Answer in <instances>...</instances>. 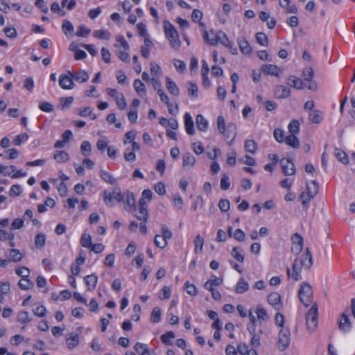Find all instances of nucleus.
Here are the masks:
<instances>
[{
	"instance_id": "f257e3e1",
	"label": "nucleus",
	"mask_w": 355,
	"mask_h": 355,
	"mask_svg": "<svg viewBox=\"0 0 355 355\" xmlns=\"http://www.w3.org/2000/svg\"><path fill=\"white\" fill-rule=\"evenodd\" d=\"M306 257L308 263L300 262V259H295L293 264L292 271L289 268H286V274L288 278L291 277L295 281H299L302 279V267L304 266L309 269L313 264L312 254L309 248H306Z\"/></svg>"
},
{
	"instance_id": "f03ea898",
	"label": "nucleus",
	"mask_w": 355,
	"mask_h": 355,
	"mask_svg": "<svg viewBox=\"0 0 355 355\" xmlns=\"http://www.w3.org/2000/svg\"><path fill=\"white\" fill-rule=\"evenodd\" d=\"M203 38L211 45H216L218 43L223 46L232 49V43L230 41L227 35L223 31H218L215 33L211 30L209 33L205 31Z\"/></svg>"
},
{
	"instance_id": "7ed1b4c3",
	"label": "nucleus",
	"mask_w": 355,
	"mask_h": 355,
	"mask_svg": "<svg viewBox=\"0 0 355 355\" xmlns=\"http://www.w3.org/2000/svg\"><path fill=\"white\" fill-rule=\"evenodd\" d=\"M300 302L308 307L311 305L313 299V291L311 286L307 282H302L298 291Z\"/></svg>"
},
{
	"instance_id": "20e7f679",
	"label": "nucleus",
	"mask_w": 355,
	"mask_h": 355,
	"mask_svg": "<svg viewBox=\"0 0 355 355\" xmlns=\"http://www.w3.org/2000/svg\"><path fill=\"white\" fill-rule=\"evenodd\" d=\"M164 31L166 36L168 39L171 46L173 48L179 47L180 41L178 33L174 26L167 21H164Z\"/></svg>"
},
{
	"instance_id": "39448f33",
	"label": "nucleus",
	"mask_w": 355,
	"mask_h": 355,
	"mask_svg": "<svg viewBox=\"0 0 355 355\" xmlns=\"http://www.w3.org/2000/svg\"><path fill=\"white\" fill-rule=\"evenodd\" d=\"M103 200L107 206L112 207L114 201L122 202L123 193L119 187L114 188L112 192L105 190L103 191Z\"/></svg>"
},
{
	"instance_id": "423d86ee",
	"label": "nucleus",
	"mask_w": 355,
	"mask_h": 355,
	"mask_svg": "<svg viewBox=\"0 0 355 355\" xmlns=\"http://www.w3.org/2000/svg\"><path fill=\"white\" fill-rule=\"evenodd\" d=\"M318 312L317 305L316 303L314 302L306 315V326L307 329L311 332H313L318 325Z\"/></svg>"
},
{
	"instance_id": "0eeeda50",
	"label": "nucleus",
	"mask_w": 355,
	"mask_h": 355,
	"mask_svg": "<svg viewBox=\"0 0 355 355\" xmlns=\"http://www.w3.org/2000/svg\"><path fill=\"white\" fill-rule=\"evenodd\" d=\"M162 234L155 236L154 242L157 247L164 249L167 245V241L172 237V233L167 227L162 225Z\"/></svg>"
},
{
	"instance_id": "6e6552de",
	"label": "nucleus",
	"mask_w": 355,
	"mask_h": 355,
	"mask_svg": "<svg viewBox=\"0 0 355 355\" xmlns=\"http://www.w3.org/2000/svg\"><path fill=\"white\" fill-rule=\"evenodd\" d=\"M291 333L288 329L282 328L279 333L277 347L281 351H284L291 342Z\"/></svg>"
},
{
	"instance_id": "1a4fd4ad",
	"label": "nucleus",
	"mask_w": 355,
	"mask_h": 355,
	"mask_svg": "<svg viewBox=\"0 0 355 355\" xmlns=\"http://www.w3.org/2000/svg\"><path fill=\"white\" fill-rule=\"evenodd\" d=\"M338 323V328L341 331L347 332L349 331L352 329V324L349 321L348 315H347L345 312L340 315V318Z\"/></svg>"
},
{
	"instance_id": "9d476101",
	"label": "nucleus",
	"mask_w": 355,
	"mask_h": 355,
	"mask_svg": "<svg viewBox=\"0 0 355 355\" xmlns=\"http://www.w3.org/2000/svg\"><path fill=\"white\" fill-rule=\"evenodd\" d=\"M282 171L285 175H292L295 173V164L289 159L281 160Z\"/></svg>"
},
{
	"instance_id": "9b49d317",
	"label": "nucleus",
	"mask_w": 355,
	"mask_h": 355,
	"mask_svg": "<svg viewBox=\"0 0 355 355\" xmlns=\"http://www.w3.org/2000/svg\"><path fill=\"white\" fill-rule=\"evenodd\" d=\"M123 203L125 204V209H129L135 207V198L134 194L129 191L123 193Z\"/></svg>"
},
{
	"instance_id": "f8f14e48",
	"label": "nucleus",
	"mask_w": 355,
	"mask_h": 355,
	"mask_svg": "<svg viewBox=\"0 0 355 355\" xmlns=\"http://www.w3.org/2000/svg\"><path fill=\"white\" fill-rule=\"evenodd\" d=\"M268 302L276 310H279L282 307V305L281 303V296L277 292H272L268 295Z\"/></svg>"
},
{
	"instance_id": "ddd939ff",
	"label": "nucleus",
	"mask_w": 355,
	"mask_h": 355,
	"mask_svg": "<svg viewBox=\"0 0 355 355\" xmlns=\"http://www.w3.org/2000/svg\"><path fill=\"white\" fill-rule=\"evenodd\" d=\"M73 78H71L69 75H60L59 78V85L64 89H71L74 87V83L73 82Z\"/></svg>"
},
{
	"instance_id": "4468645a",
	"label": "nucleus",
	"mask_w": 355,
	"mask_h": 355,
	"mask_svg": "<svg viewBox=\"0 0 355 355\" xmlns=\"http://www.w3.org/2000/svg\"><path fill=\"white\" fill-rule=\"evenodd\" d=\"M68 74L73 78V79L80 83L87 82L89 78V74L84 70H80L78 72L68 71Z\"/></svg>"
},
{
	"instance_id": "2eb2a0df",
	"label": "nucleus",
	"mask_w": 355,
	"mask_h": 355,
	"mask_svg": "<svg viewBox=\"0 0 355 355\" xmlns=\"http://www.w3.org/2000/svg\"><path fill=\"white\" fill-rule=\"evenodd\" d=\"M261 71L267 75L279 76L282 73L279 67L274 64H263L261 66Z\"/></svg>"
},
{
	"instance_id": "dca6fc26",
	"label": "nucleus",
	"mask_w": 355,
	"mask_h": 355,
	"mask_svg": "<svg viewBox=\"0 0 355 355\" xmlns=\"http://www.w3.org/2000/svg\"><path fill=\"white\" fill-rule=\"evenodd\" d=\"M184 125H185L187 132L190 135H194V133H195L194 125H193V121L191 114L188 112L185 113L184 116Z\"/></svg>"
},
{
	"instance_id": "f3484780",
	"label": "nucleus",
	"mask_w": 355,
	"mask_h": 355,
	"mask_svg": "<svg viewBox=\"0 0 355 355\" xmlns=\"http://www.w3.org/2000/svg\"><path fill=\"white\" fill-rule=\"evenodd\" d=\"M290 94V89L284 85H277L275 89V94L278 98H288Z\"/></svg>"
},
{
	"instance_id": "a211bd4d",
	"label": "nucleus",
	"mask_w": 355,
	"mask_h": 355,
	"mask_svg": "<svg viewBox=\"0 0 355 355\" xmlns=\"http://www.w3.org/2000/svg\"><path fill=\"white\" fill-rule=\"evenodd\" d=\"M135 350L140 355H155L153 350H150L146 344L137 343L135 345Z\"/></svg>"
},
{
	"instance_id": "6ab92c4d",
	"label": "nucleus",
	"mask_w": 355,
	"mask_h": 355,
	"mask_svg": "<svg viewBox=\"0 0 355 355\" xmlns=\"http://www.w3.org/2000/svg\"><path fill=\"white\" fill-rule=\"evenodd\" d=\"M223 135L227 139H231L230 141H227V144L231 146L236 135V125L233 123H229L227 128L225 129V135Z\"/></svg>"
},
{
	"instance_id": "aec40b11",
	"label": "nucleus",
	"mask_w": 355,
	"mask_h": 355,
	"mask_svg": "<svg viewBox=\"0 0 355 355\" xmlns=\"http://www.w3.org/2000/svg\"><path fill=\"white\" fill-rule=\"evenodd\" d=\"M287 85L297 89H302L304 85L303 81L295 76H291L288 78Z\"/></svg>"
},
{
	"instance_id": "412c9836",
	"label": "nucleus",
	"mask_w": 355,
	"mask_h": 355,
	"mask_svg": "<svg viewBox=\"0 0 355 355\" xmlns=\"http://www.w3.org/2000/svg\"><path fill=\"white\" fill-rule=\"evenodd\" d=\"M196 163V158L190 153H184L182 156V166L184 168H191Z\"/></svg>"
},
{
	"instance_id": "4be33fe9",
	"label": "nucleus",
	"mask_w": 355,
	"mask_h": 355,
	"mask_svg": "<svg viewBox=\"0 0 355 355\" xmlns=\"http://www.w3.org/2000/svg\"><path fill=\"white\" fill-rule=\"evenodd\" d=\"M323 119V113L318 110H313L309 114V120L314 124L320 123Z\"/></svg>"
},
{
	"instance_id": "5701e85b",
	"label": "nucleus",
	"mask_w": 355,
	"mask_h": 355,
	"mask_svg": "<svg viewBox=\"0 0 355 355\" xmlns=\"http://www.w3.org/2000/svg\"><path fill=\"white\" fill-rule=\"evenodd\" d=\"M166 85L168 91L173 96H178L180 94V90L177 85L169 78H166Z\"/></svg>"
},
{
	"instance_id": "b1692460",
	"label": "nucleus",
	"mask_w": 355,
	"mask_h": 355,
	"mask_svg": "<svg viewBox=\"0 0 355 355\" xmlns=\"http://www.w3.org/2000/svg\"><path fill=\"white\" fill-rule=\"evenodd\" d=\"M319 186L315 180L306 183V190L309 196L314 198L318 193Z\"/></svg>"
},
{
	"instance_id": "393cba45",
	"label": "nucleus",
	"mask_w": 355,
	"mask_h": 355,
	"mask_svg": "<svg viewBox=\"0 0 355 355\" xmlns=\"http://www.w3.org/2000/svg\"><path fill=\"white\" fill-rule=\"evenodd\" d=\"M249 288L250 286L248 282L245 281L243 278H241L236 284L235 292L237 294H242L248 291Z\"/></svg>"
},
{
	"instance_id": "a878e982",
	"label": "nucleus",
	"mask_w": 355,
	"mask_h": 355,
	"mask_svg": "<svg viewBox=\"0 0 355 355\" xmlns=\"http://www.w3.org/2000/svg\"><path fill=\"white\" fill-rule=\"evenodd\" d=\"M238 44L241 51L244 54H249L251 53V47L245 37H240L238 39Z\"/></svg>"
},
{
	"instance_id": "bb28decb",
	"label": "nucleus",
	"mask_w": 355,
	"mask_h": 355,
	"mask_svg": "<svg viewBox=\"0 0 355 355\" xmlns=\"http://www.w3.org/2000/svg\"><path fill=\"white\" fill-rule=\"evenodd\" d=\"M53 158L58 163H64L69 159V155L64 150H57L53 155Z\"/></svg>"
},
{
	"instance_id": "cd10ccee",
	"label": "nucleus",
	"mask_w": 355,
	"mask_h": 355,
	"mask_svg": "<svg viewBox=\"0 0 355 355\" xmlns=\"http://www.w3.org/2000/svg\"><path fill=\"white\" fill-rule=\"evenodd\" d=\"M334 155L337 159L343 164H347L349 163V157L343 150L336 148L334 150Z\"/></svg>"
},
{
	"instance_id": "c85d7f7f",
	"label": "nucleus",
	"mask_w": 355,
	"mask_h": 355,
	"mask_svg": "<svg viewBox=\"0 0 355 355\" xmlns=\"http://www.w3.org/2000/svg\"><path fill=\"white\" fill-rule=\"evenodd\" d=\"M84 279L89 291L96 288L98 282V277L96 275L94 274L87 275Z\"/></svg>"
},
{
	"instance_id": "c756f323",
	"label": "nucleus",
	"mask_w": 355,
	"mask_h": 355,
	"mask_svg": "<svg viewBox=\"0 0 355 355\" xmlns=\"http://www.w3.org/2000/svg\"><path fill=\"white\" fill-rule=\"evenodd\" d=\"M284 141L293 148H298L300 147V141L295 135L291 134L286 137Z\"/></svg>"
},
{
	"instance_id": "7c9ffc66",
	"label": "nucleus",
	"mask_w": 355,
	"mask_h": 355,
	"mask_svg": "<svg viewBox=\"0 0 355 355\" xmlns=\"http://www.w3.org/2000/svg\"><path fill=\"white\" fill-rule=\"evenodd\" d=\"M196 125L199 130L203 132L207 131L208 122L202 114H198L196 116Z\"/></svg>"
},
{
	"instance_id": "2f4dec72",
	"label": "nucleus",
	"mask_w": 355,
	"mask_h": 355,
	"mask_svg": "<svg viewBox=\"0 0 355 355\" xmlns=\"http://www.w3.org/2000/svg\"><path fill=\"white\" fill-rule=\"evenodd\" d=\"M100 176L105 182L114 184L116 183V179L107 171L101 169L99 171Z\"/></svg>"
},
{
	"instance_id": "473e14b6",
	"label": "nucleus",
	"mask_w": 355,
	"mask_h": 355,
	"mask_svg": "<svg viewBox=\"0 0 355 355\" xmlns=\"http://www.w3.org/2000/svg\"><path fill=\"white\" fill-rule=\"evenodd\" d=\"M245 149L247 152L254 154L257 150V144L252 139H247L245 141Z\"/></svg>"
},
{
	"instance_id": "72a5a7b5",
	"label": "nucleus",
	"mask_w": 355,
	"mask_h": 355,
	"mask_svg": "<svg viewBox=\"0 0 355 355\" xmlns=\"http://www.w3.org/2000/svg\"><path fill=\"white\" fill-rule=\"evenodd\" d=\"M69 349H73L79 343L78 336L76 334H72L71 336L66 340Z\"/></svg>"
},
{
	"instance_id": "f704fd0d",
	"label": "nucleus",
	"mask_w": 355,
	"mask_h": 355,
	"mask_svg": "<svg viewBox=\"0 0 355 355\" xmlns=\"http://www.w3.org/2000/svg\"><path fill=\"white\" fill-rule=\"evenodd\" d=\"M18 285L22 290H29L34 286V283L28 278H22L19 281Z\"/></svg>"
},
{
	"instance_id": "c9c22d12",
	"label": "nucleus",
	"mask_w": 355,
	"mask_h": 355,
	"mask_svg": "<svg viewBox=\"0 0 355 355\" xmlns=\"http://www.w3.org/2000/svg\"><path fill=\"white\" fill-rule=\"evenodd\" d=\"M134 87L138 94H139V95L146 94V91L145 85L139 79H136L134 81Z\"/></svg>"
},
{
	"instance_id": "e433bc0d",
	"label": "nucleus",
	"mask_w": 355,
	"mask_h": 355,
	"mask_svg": "<svg viewBox=\"0 0 355 355\" xmlns=\"http://www.w3.org/2000/svg\"><path fill=\"white\" fill-rule=\"evenodd\" d=\"M46 243V236L43 233H38L35 238V245L37 248L44 247Z\"/></svg>"
},
{
	"instance_id": "4c0bfd02",
	"label": "nucleus",
	"mask_w": 355,
	"mask_h": 355,
	"mask_svg": "<svg viewBox=\"0 0 355 355\" xmlns=\"http://www.w3.org/2000/svg\"><path fill=\"white\" fill-rule=\"evenodd\" d=\"M256 40L261 46H267L268 45V38L264 33H257L256 34Z\"/></svg>"
},
{
	"instance_id": "58836bf2",
	"label": "nucleus",
	"mask_w": 355,
	"mask_h": 355,
	"mask_svg": "<svg viewBox=\"0 0 355 355\" xmlns=\"http://www.w3.org/2000/svg\"><path fill=\"white\" fill-rule=\"evenodd\" d=\"M204 243V239L200 235H197L194 240V244H195V249L194 252L195 253L198 254V252H201L202 250Z\"/></svg>"
},
{
	"instance_id": "ea45409f",
	"label": "nucleus",
	"mask_w": 355,
	"mask_h": 355,
	"mask_svg": "<svg viewBox=\"0 0 355 355\" xmlns=\"http://www.w3.org/2000/svg\"><path fill=\"white\" fill-rule=\"evenodd\" d=\"M80 244L84 248H90L92 245L91 235L84 233L80 239Z\"/></svg>"
},
{
	"instance_id": "a19ab883",
	"label": "nucleus",
	"mask_w": 355,
	"mask_h": 355,
	"mask_svg": "<svg viewBox=\"0 0 355 355\" xmlns=\"http://www.w3.org/2000/svg\"><path fill=\"white\" fill-rule=\"evenodd\" d=\"M32 318H30L29 313L25 311H20L17 314V321L21 323H27L31 321Z\"/></svg>"
},
{
	"instance_id": "79ce46f5",
	"label": "nucleus",
	"mask_w": 355,
	"mask_h": 355,
	"mask_svg": "<svg viewBox=\"0 0 355 355\" xmlns=\"http://www.w3.org/2000/svg\"><path fill=\"white\" fill-rule=\"evenodd\" d=\"M79 115L85 117V116H90L92 120H95L96 119V115L92 112V110L89 107H84L81 110H80Z\"/></svg>"
},
{
	"instance_id": "37998d69",
	"label": "nucleus",
	"mask_w": 355,
	"mask_h": 355,
	"mask_svg": "<svg viewBox=\"0 0 355 355\" xmlns=\"http://www.w3.org/2000/svg\"><path fill=\"white\" fill-rule=\"evenodd\" d=\"M62 29L65 35L71 34L73 32V26L69 20L64 19L62 22Z\"/></svg>"
},
{
	"instance_id": "c03bdc74",
	"label": "nucleus",
	"mask_w": 355,
	"mask_h": 355,
	"mask_svg": "<svg viewBox=\"0 0 355 355\" xmlns=\"http://www.w3.org/2000/svg\"><path fill=\"white\" fill-rule=\"evenodd\" d=\"M23 258L22 254L17 249H12L10 252V259L14 262H18Z\"/></svg>"
},
{
	"instance_id": "a18cd8bd",
	"label": "nucleus",
	"mask_w": 355,
	"mask_h": 355,
	"mask_svg": "<svg viewBox=\"0 0 355 355\" xmlns=\"http://www.w3.org/2000/svg\"><path fill=\"white\" fill-rule=\"evenodd\" d=\"M288 130L289 132L292 135H295L299 132L300 131V123L297 120H292L288 125Z\"/></svg>"
},
{
	"instance_id": "49530a36",
	"label": "nucleus",
	"mask_w": 355,
	"mask_h": 355,
	"mask_svg": "<svg viewBox=\"0 0 355 355\" xmlns=\"http://www.w3.org/2000/svg\"><path fill=\"white\" fill-rule=\"evenodd\" d=\"M256 313L258 320L266 321L268 319L266 311L260 305L257 306Z\"/></svg>"
},
{
	"instance_id": "de8ad7c7",
	"label": "nucleus",
	"mask_w": 355,
	"mask_h": 355,
	"mask_svg": "<svg viewBox=\"0 0 355 355\" xmlns=\"http://www.w3.org/2000/svg\"><path fill=\"white\" fill-rule=\"evenodd\" d=\"M175 337L173 331H168L161 336V340L166 345H170L172 344L171 340Z\"/></svg>"
},
{
	"instance_id": "09e8293b",
	"label": "nucleus",
	"mask_w": 355,
	"mask_h": 355,
	"mask_svg": "<svg viewBox=\"0 0 355 355\" xmlns=\"http://www.w3.org/2000/svg\"><path fill=\"white\" fill-rule=\"evenodd\" d=\"M302 75L304 81L311 82L314 75L313 69L311 67H306L303 70Z\"/></svg>"
},
{
	"instance_id": "8fccbe9b",
	"label": "nucleus",
	"mask_w": 355,
	"mask_h": 355,
	"mask_svg": "<svg viewBox=\"0 0 355 355\" xmlns=\"http://www.w3.org/2000/svg\"><path fill=\"white\" fill-rule=\"evenodd\" d=\"M198 87L196 84L189 82L188 83V93L189 96L193 97V98H198Z\"/></svg>"
},
{
	"instance_id": "3c124183",
	"label": "nucleus",
	"mask_w": 355,
	"mask_h": 355,
	"mask_svg": "<svg viewBox=\"0 0 355 355\" xmlns=\"http://www.w3.org/2000/svg\"><path fill=\"white\" fill-rule=\"evenodd\" d=\"M184 289L191 296H196L198 293V290L196 286L194 284H190L189 282H187L184 284Z\"/></svg>"
},
{
	"instance_id": "603ef678",
	"label": "nucleus",
	"mask_w": 355,
	"mask_h": 355,
	"mask_svg": "<svg viewBox=\"0 0 355 355\" xmlns=\"http://www.w3.org/2000/svg\"><path fill=\"white\" fill-rule=\"evenodd\" d=\"M15 171L16 167L15 166H6L0 164V173H2L3 175H10Z\"/></svg>"
},
{
	"instance_id": "864d4df0",
	"label": "nucleus",
	"mask_w": 355,
	"mask_h": 355,
	"mask_svg": "<svg viewBox=\"0 0 355 355\" xmlns=\"http://www.w3.org/2000/svg\"><path fill=\"white\" fill-rule=\"evenodd\" d=\"M161 318V309L159 307L153 308L151 312V320L154 323L159 322Z\"/></svg>"
},
{
	"instance_id": "5fc2aeb1",
	"label": "nucleus",
	"mask_w": 355,
	"mask_h": 355,
	"mask_svg": "<svg viewBox=\"0 0 355 355\" xmlns=\"http://www.w3.org/2000/svg\"><path fill=\"white\" fill-rule=\"evenodd\" d=\"M217 127L219 130V132L222 135H225V121L222 116H218L217 118Z\"/></svg>"
},
{
	"instance_id": "6e6d98bb",
	"label": "nucleus",
	"mask_w": 355,
	"mask_h": 355,
	"mask_svg": "<svg viewBox=\"0 0 355 355\" xmlns=\"http://www.w3.org/2000/svg\"><path fill=\"white\" fill-rule=\"evenodd\" d=\"M273 134H274V137L277 142H279V143L284 142L285 137H284V132L283 130L279 129V128H276L274 130Z\"/></svg>"
},
{
	"instance_id": "4d7b16f0",
	"label": "nucleus",
	"mask_w": 355,
	"mask_h": 355,
	"mask_svg": "<svg viewBox=\"0 0 355 355\" xmlns=\"http://www.w3.org/2000/svg\"><path fill=\"white\" fill-rule=\"evenodd\" d=\"M232 256L240 262L244 261V256L241 253V250L238 247L233 248L232 250Z\"/></svg>"
},
{
	"instance_id": "13d9d810",
	"label": "nucleus",
	"mask_w": 355,
	"mask_h": 355,
	"mask_svg": "<svg viewBox=\"0 0 355 355\" xmlns=\"http://www.w3.org/2000/svg\"><path fill=\"white\" fill-rule=\"evenodd\" d=\"M114 100L121 110H123L126 107L127 103L123 94H120Z\"/></svg>"
},
{
	"instance_id": "bf43d9fd",
	"label": "nucleus",
	"mask_w": 355,
	"mask_h": 355,
	"mask_svg": "<svg viewBox=\"0 0 355 355\" xmlns=\"http://www.w3.org/2000/svg\"><path fill=\"white\" fill-rule=\"evenodd\" d=\"M28 139V135L26 133L20 134L16 136V137L13 140V143L16 146H19L21 144L23 141H27Z\"/></svg>"
},
{
	"instance_id": "052dcab7",
	"label": "nucleus",
	"mask_w": 355,
	"mask_h": 355,
	"mask_svg": "<svg viewBox=\"0 0 355 355\" xmlns=\"http://www.w3.org/2000/svg\"><path fill=\"white\" fill-rule=\"evenodd\" d=\"M15 272L17 275L22 278H27L30 275V270L26 267L17 268Z\"/></svg>"
},
{
	"instance_id": "680f3d73",
	"label": "nucleus",
	"mask_w": 355,
	"mask_h": 355,
	"mask_svg": "<svg viewBox=\"0 0 355 355\" xmlns=\"http://www.w3.org/2000/svg\"><path fill=\"white\" fill-rule=\"evenodd\" d=\"M93 35L96 38L108 40L110 33L103 30H97L94 32Z\"/></svg>"
},
{
	"instance_id": "e2e57ef3",
	"label": "nucleus",
	"mask_w": 355,
	"mask_h": 355,
	"mask_svg": "<svg viewBox=\"0 0 355 355\" xmlns=\"http://www.w3.org/2000/svg\"><path fill=\"white\" fill-rule=\"evenodd\" d=\"M39 108L42 111L45 112H51L53 110V105L51 103L46 102V101L40 103L39 104Z\"/></svg>"
},
{
	"instance_id": "0e129e2a",
	"label": "nucleus",
	"mask_w": 355,
	"mask_h": 355,
	"mask_svg": "<svg viewBox=\"0 0 355 355\" xmlns=\"http://www.w3.org/2000/svg\"><path fill=\"white\" fill-rule=\"evenodd\" d=\"M230 203L227 199H221L218 202V207L222 211H227L230 209Z\"/></svg>"
},
{
	"instance_id": "69168bd1",
	"label": "nucleus",
	"mask_w": 355,
	"mask_h": 355,
	"mask_svg": "<svg viewBox=\"0 0 355 355\" xmlns=\"http://www.w3.org/2000/svg\"><path fill=\"white\" fill-rule=\"evenodd\" d=\"M230 185V181L229 177L226 174H223L221 180H220V188L223 190H227Z\"/></svg>"
},
{
	"instance_id": "338daca9",
	"label": "nucleus",
	"mask_w": 355,
	"mask_h": 355,
	"mask_svg": "<svg viewBox=\"0 0 355 355\" xmlns=\"http://www.w3.org/2000/svg\"><path fill=\"white\" fill-rule=\"evenodd\" d=\"M51 10L53 12H58L60 16H64L66 14L65 11L60 8L59 3L57 2H53L51 4Z\"/></svg>"
},
{
	"instance_id": "774afa93",
	"label": "nucleus",
	"mask_w": 355,
	"mask_h": 355,
	"mask_svg": "<svg viewBox=\"0 0 355 355\" xmlns=\"http://www.w3.org/2000/svg\"><path fill=\"white\" fill-rule=\"evenodd\" d=\"M80 150L84 155H87L91 151V144L88 141H84L81 144Z\"/></svg>"
}]
</instances>
